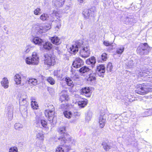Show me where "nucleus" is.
<instances>
[{"label": "nucleus", "mask_w": 152, "mask_h": 152, "mask_svg": "<svg viewBox=\"0 0 152 152\" xmlns=\"http://www.w3.org/2000/svg\"><path fill=\"white\" fill-rule=\"evenodd\" d=\"M90 70V69L88 67L84 66L82 67L80 69L79 72L81 74H84L89 72Z\"/></svg>", "instance_id": "obj_23"}, {"label": "nucleus", "mask_w": 152, "mask_h": 152, "mask_svg": "<svg viewBox=\"0 0 152 152\" xmlns=\"http://www.w3.org/2000/svg\"><path fill=\"white\" fill-rule=\"evenodd\" d=\"M33 42L36 45H41L43 42V40L37 37H34L33 39Z\"/></svg>", "instance_id": "obj_21"}, {"label": "nucleus", "mask_w": 152, "mask_h": 152, "mask_svg": "<svg viewBox=\"0 0 152 152\" xmlns=\"http://www.w3.org/2000/svg\"><path fill=\"white\" fill-rule=\"evenodd\" d=\"M39 19L42 21L47 20L49 18V15L46 13H42L39 17Z\"/></svg>", "instance_id": "obj_27"}, {"label": "nucleus", "mask_w": 152, "mask_h": 152, "mask_svg": "<svg viewBox=\"0 0 152 152\" xmlns=\"http://www.w3.org/2000/svg\"><path fill=\"white\" fill-rule=\"evenodd\" d=\"M53 14L56 16H58L59 15V13L57 11H53Z\"/></svg>", "instance_id": "obj_43"}, {"label": "nucleus", "mask_w": 152, "mask_h": 152, "mask_svg": "<svg viewBox=\"0 0 152 152\" xmlns=\"http://www.w3.org/2000/svg\"><path fill=\"white\" fill-rule=\"evenodd\" d=\"M60 39L57 36H54L50 38L51 42L53 44L57 45H59L60 43Z\"/></svg>", "instance_id": "obj_19"}, {"label": "nucleus", "mask_w": 152, "mask_h": 152, "mask_svg": "<svg viewBox=\"0 0 152 152\" xmlns=\"http://www.w3.org/2000/svg\"><path fill=\"white\" fill-rule=\"evenodd\" d=\"M26 62L27 64L33 65H37L39 63V58L36 52H34L32 54L31 58L27 57L26 59Z\"/></svg>", "instance_id": "obj_5"}, {"label": "nucleus", "mask_w": 152, "mask_h": 152, "mask_svg": "<svg viewBox=\"0 0 152 152\" xmlns=\"http://www.w3.org/2000/svg\"><path fill=\"white\" fill-rule=\"evenodd\" d=\"M59 145L56 149L55 152H68L71 149L69 145Z\"/></svg>", "instance_id": "obj_7"}, {"label": "nucleus", "mask_w": 152, "mask_h": 152, "mask_svg": "<svg viewBox=\"0 0 152 152\" xmlns=\"http://www.w3.org/2000/svg\"><path fill=\"white\" fill-rule=\"evenodd\" d=\"M77 104L80 107H84L87 105V102L86 101L83 100L78 102Z\"/></svg>", "instance_id": "obj_30"}, {"label": "nucleus", "mask_w": 152, "mask_h": 152, "mask_svg": "<svg viewBox=\"0 0 152 152\" xmlns=\"http://www.w3.org/2000/svg\"><path fill=\"white\" fill-rule=\"evenodd\" d=\"M14 80L17 84H20L21 83V77L18 74H16L14 77Z\"/></svg>", "instance_id": "obj_28"}, {"label": "nucleus", "mask_w": 152, "mask_h": 152, "mask_svg": "<svg viewBox=\"0 0 152 152\" xmlns=\"http://www.w3.org/2000/svg\"><path fill=\"white\" fill-rule=\"evenodd\" d=\"M135 93L145 95L152 92V82L150 81L137 84L135 87Z\"/></svg>", "instance_id": "obj_1"}, {"label": "nucleus", "mask_w": 152, "mask_h": 152, "mask_svg": "<svg viewBox=\"0 0 152 152\" xmlns=\"http://www.w3.org/2000/svg\"><path fill=\"white\" fill-rule=\"evenodd\" d=\"M43 57L44 64L48 67L52 66L56 64V58L54 55L45 53Z\"/></svg>", "instance_id": "obj_3"}, {"label": "nucleus", "mask_w": 152, "mask_h": 152, "mask_svg": "<svg viewBox=\"0 0 152 152\" xmlns=\"http://www.w3.org/2000/svg\"><path fill=\"white\" fill-rule=\"evenodd\" d=\"M86 79L88 82L93 83L95 82L96 80V74L94 72L90 73L87 77Z\"/></svg>", "instance_id": "obj_13"}, {"label": "nucleus", "mask_w": 152, "mask_h": 152, "mask_svg": "<svg viewBox=\"0 0 152 152\" xmlns=\"http://www.w3.org/2000/svg\"><path fill=\"white\" fill-rule=\"evenodd\" d=\"M31 105L32 108L34 110H37L39 107L38 104L35 99H32Z\"/></svg>", "instance_id": "obj_24"}, {"label": "nucleus", "mask_w": 152, "mask_h": 152, "mask_svg": "<svg viewBox=\"0 0 152 152\" xmlns=\"http://www.w3.org/2000/svg\"><path fill=\"white\" fill-rule=\"evenodd\" d=\"M63 113L64 116L68 118H70L72 116L71 113L67 111H64L63 112Z\"/></svg>", "instance_id": "obj_33"}, {"label": "nucleus", "mask_w": 152, "mask_h": 152, "mask_svg": "<svg viewBox=\"0 0 152 152\" xmlns=\"http://www.w3.org/2000/svg\"><path fill=\"white\" fill-rule=\"evenodd\" d=\"M103 43L104 45L106 46H113L112 43H110L108 41H104L103 42Z\"/></svg>", "instance_id": "obj_42"}, {"label": "nucleus", "mask_w": 152, "mask_h": 152, "mask_svg": "<svg viewBox=\"0 0 152 152\" xmlns=\"http://www.w3.org/2000/svg\"><path fill=\"white\" fill-rule=\"evenodd\" d=\"M58 1L61 3H64L65 1V0H58Z\"/></svg>", "instance_id": "obj_45"}, {"label": "nucleus", "mask_w": 152, "mask_h": 152, "mask_svg": "<svg viewBox=\"0 0 152 152\" xmlns=\"http://www.w3.org/2000/svg\"><path fill=\"white\" fill-rule=\"evenodd\" d=\"M81 94L87 97H90L91 95L92 91L89 87H86L82 88L81 90Z\"/></svg>", "instance_id": "obj_11"}, {"label": "nucleus", "mask_w": 152, "mask_h": 152, "mask_svg": "<svg viewBox=\"0 0 152 152\" xmlns=\"http://www.w3.org/2000/svg\"><path fill=\"white\" fill-rule=\"evenodd\" d=\"M18 124H15V129H17L18 128H19V127H17V125H18Z\"/></svg>", "instance_id": "obj_46"}, {"label": "nucleus", "mask_w": 152, "mask_h": 152, "mask_svg": "<svg viewBox=\"0 0 152 152\" xmlns=\"http://www.w3.org/2000/svg\"><path fill=\"white\" fill-rule=\"evenodd\" d=\"M50 28V26L49 23H45L41 26H40L39 31L40 33H45Z\"/></svg>", "instance_id": "obj_12"}, {"label": "nucleus", "mask_w": 152, "mask_h": 152, "mask_svg": "<svg viewBox=\"0 0 152 152\" xmlns=\"http://www.w3.org/2000/svg\"><path fill=\"white\" fill-rule=\"evenodd\" d=\"M69 49V52L71 53L75 54L78 51V46L76 44H73L70 47Z\"/></svg>", "instance_id": "obj_15"}, {"label": "nucleus", "mask_w": 152, "mask_h": 152, "mask_svg": "<svg viewBox=\"0 0 152 152\" xmlns=\"http://www.w3.org/2000/svg\"><path fill=\"white\" fill-rule=\"evenodd\" d=\"M9 152H18V148L15 146L12 147L9 149Z\"/></svg>", "instance_id": "obj_36"}, {"label": "nucleus", "mask_w": 152, "mask_h": 152, "mask_svg": "<svg viewBox=\"0 0 152 152\" xmlns=\"http://www.w3.org/2000/svg\"><path fill=\"white\" fill-rule=\"evenodd\" d=\"M27 100L26 98L23 99L20 101V104L21 105H24L27 103Z\"/></svg>", "instance_id": "obj_37"}, {"label": "nucleus", "mask_w": 152, "mask_h": 152, "mask_svg": "<svg viewBox=\"0 0 152 152\" xmlns=\"http://www.w3.org/2000/svg\"><path fill=\"white\" fill-rule=\"evenodd\" d=\"M36 138L40 142H42V143L44 139V134L41 133H38L36 135Z\"/></svg>", "instance_id": "obj_26"}, {"label": "nucleus", "mask_w": 152, "mask_h": 152, "mask_svg": "<svg viewBox=\"0 0 152 152\" xmlns=\"http://www.w3.org/2000/svg\"><path fill=\"white\" fill-rule=\"evenodd\" d=\"M86 63L88 65H94L96 63L95 58L94 56L87 59L86 61Z\"/></svg>", "instance_id": "obj_17"}, {"label": "nucleus", "mask_w": 152, "mask_h": 152, "mask_svg": "<svg viewBox=\"0 0 152 152\" xmlns=\"http://www.w3.org/2000/svg\"><path fill=\"white\" fill-rule=\"evenodd\" d=\"M41 123L42 126L44 128H47V122L45 120H42L41 121Z\"/></svg>", "instance_id": "obj_40"}, {"label": "nucleus", "mask_w": 152, "mask_h": 152, "mask_svg": "<svg viewBox=\"0 0 152 152\" xmlns=\"http://www.w3.org/2000/svg\"><path fill=\"white\" fill-rule=\"evenodd\" d=\"M58 132L61 134L58 138V140L60 141L61 144L65 143L67 142L71 141V139L70 135L66 132V127L62 126L58 128Z\"/></svg>", "instance_id": "obj_2"}, {"label": "nucleus", "mask_w": 152, "mask_h": 152, "mask_svg": "<svg viewBox=\"0 0 152 152\" xmlns=\"http://www.w3.org/2000/svg\"><path fill=\"white\" fill-rule=\"evenodd\" d=\"M1 85L5 88L8 87V80L6 77H4L3 78L1 82Z\"/></svg>", "instance_id": "obj_20"}, {"label": "nucleus", "mask_w": 152, "mask_h": 152, "mask_svg": "<svg viewBox=\"0 0 152 152\" xmlns=\"http://www.w3.org/2000/svg\"><path fill=\"white\" fill-rule=\"evenodd\" d=\"M53 75L57 77H59L60 76V71L59 70H56L54 71L53 72Z\"/></svg>", "instance_id": "obj_41"}, {"label": "nucleus", "mask_w": 152, "mask_h": 152, "mask_svg": "<svg viewBox=\"0 0 152 152\" xmlns=\"http://www.w3.org/2000/svg\"><path fill=\"white\" fill-rule=\"evenodd\" d=\"M101 58L102 60L106 61L107 58V54L105 53H103L101 56Z\"/></svg>", "instance_id": "obj_39"}, {"label": "nucleus", "mask_w": 152, "mask_h": 152, "mask_svg": "<svg viewBox=\"0 0 152 152\" xmlns=\"http://www.w3.org/2000/svg\"><path fill=\"white\" fill-rule=\"evenodd\" d=\"M46 80L51 85H53L55 83V81L51 77L47 78Z\"/></svg>", "instance_id": "obj_32"}, {"label": "nucleus", "mask_w": 152, "mask_h": 152, "mask_svg": "<svg viewBox=\"0 0 152 152\" xmlns=\"http://www.w3.org/2000/svg\"><path fill=\"white\" fill-rule=\"evenodd\" d=\"M65 80L67 85L71 87H73L74 86V83L72 80L69 77H66Z\"/></svg>", "instance_id": "obj_25"}, {"label": "nucleus", "mask_w": 152, "mask_h": 152, "mask_svg": "<svg viewBox=\"0 0 152 152\" xmlns=\"http://www.w3.org/2000/svg\"><path fill=\"white\" fill-rule=\"evenodd\" d=\"M150 47L147 43H141L140 44L136 50L137 54H141L143 51L146 50Z\"/></svg>", "instance_id": "obj_9"}, {"label": "nucleus", "mask_w": 152, "mask_h": 152, "mask_svg": "<svg viewBox=\"0 0 152 152\" xmlns=\"http://www.w3.org/2000/svg\"><path fill=\"white\" fill-rule=\"evenodd\" d=\"M70 100L69 96L68 95L67 91L63 90L59 95V101L62 102H68Z\"/></svg>", "instance_id": "obj_6"}, {"label": "nucleus", "mask_w": 152, "mask_h": 152, "mask_svg": "<svg viewBox=\"0 0 152 152\" xmlns=\"http://www.w3.org/2000/svg\"><path fill=\"white\" fill-rule=\"evenodd\" d=\"M96 71L100 76L103 75L105 72V67L102 65H100L97 66Z\"/></svg>", "instance_id": "obj_14"}, {"label": "nucleus", "mask_w": 152, "mask_h": 152, "mask_svg": "<svg viewBox=\"0 0 152 152\" xmlns=\"http://www.w3.org/2000/svg\"><path fill=\"white\" fill-rule=\"evenodd\" d=\"M102 145L104 149L106 151L109 150L111 148V146L105 142H103Z\"/></svg>", "instance_id": "obj_29"}, {"label": "nucleus", "mask_w": 152, "mask_h": 152, "mask_svg": "<svg viewBox=\"0 0 152 152\" xmlns=\"http://www.w3.org/2000/svg\"><path fill=\"white\" fill-rule=\"evenodd\" d=\"M94 12V11L91 8H90V9H89L88 10V11L87 13H86L87 12H86L84 11L83 12V14H84V16H85L86 17H87V16L89 17L90 15L91 14H92V12Z\"/></svg>", "instance_id": "obj_31"}, {"label": "nucleus", "mask_w": 152, "mask_h": 152, "mask_svg": "<svg viewBox=\"0 0 152 152\" xmlns=\"http://www.w3.org/2000/svg\"><path fill=\"white\" fill-rule=\"evenodd\" d=\"M28 83L32 86H36L38 84L37 80L34 78H29L28 80Z\"/></svg>", "instance_id": "obj_22"}, {"label": "nucleus", "mask_w": 152, "mask_h": 152, "mask_svg": "<svg viewBox=\"0 0 152 152\" xmlns=\"http://www.w3.org/2000/svg\"><path fill=\"white\" fill-rule=\"evenodd\" d=\"M124 48L123 46L118 48L116 51V53L118 54H121L124 51Z\"/></svg>", "instance_id": "obj_35"}, {"label": "nucleus", "mask_w": 152, "mask_h": 152, "mask_svg": "<svg viewBox=\"0 0 152 152\" xmlns=\"http://www.w3.org/2000/svg\"><path fill=\"white\" fill-rule=\"evenodd\" d=\"M113 69L112 64L111 63L109 62L107 65L106 69L108 72H111Z\"/></svg>", "instance_id": "obj_34"}, {"label": "nucleus", "mask_w": 152, "mask_h": 152, "mask_svg": "<svg viewBox=\"0 0 152 152\" xmlns=\"http://www.w3.org/2000/svg\"><path fill=\"white\" fill-rule=\"evenodd\" d=\"M41 10L39 8H37L34 11V14L36 15H38L41 13Z\"/></svg>", "instance_id": "obj_38"}, {"label": "nucleus", "mask_w": 152, "mask_h": 152, "mask_svg": "<svg viewBox=\"0 0 152 152\" xmlns=\"http://www.w3.org/2000/svg\"><path fill=\"white\" fill-rule=\"evenodd\" d=\"M79 54L82 58H85L89 57L90 54V51L89 47H83L80 50Z\"/></svg>", "instance_id": "obj_8"}, {"label": "nucleus", "mask_w": 152, "mask_h": 152, "mask_svg": "<svg viewBox=\"0 0 152 152\" xmlns=\"http://www.w3.org/2000/svg\"><path fill=\"white\" fill-rule=\"evenodd\" d=\"M84 64V61L80 57H77L74 61L72 65L74 67L77 68L83 65Z\"/></svg>", "instance_id": "obj_10"}, {"label": "nucleus", "mask_w": 152, "mask_h": 152, "mask_svg": "<svg viewBox=\"0 0 152 152\" xmlns=\"http://www.w3.org/2000/svg\"><path fill=\"white\" fill-rule=\"evenodd\" d=\"M77 1L80 3H83V0H77Z\"/></svg>", "instance_id": "obj_44"}, {"label": "nucleus", "mask_w": 152, "mask_h": 152, "mask_svg": "<svg viewBox=\"0 0 152 152\" xmlns=\"http://www.w3.org/2000/svg\"><path fill=\"white\" fill-rule=\"evenodd\" d=\"M106 123V120L104 119L103 116H100L99 119V127L102 128L104 127Z\"/></svg>", "instance_id": "obj_18"}, {"label": "nucleus", "mask_w": 152, "mask_h": 152, "mask_svg": "<svg viewBox=\"0 0 152 152\" xmlns=\"http://www.w3.org/2000/svg\"><path fill=\"white\" fill-rule=\"evenodd\" d=\"M48 107V108L45 110L44 114L46 117L50 121L53 120L55 117V109L53 105L52 104H49Z\"/></svg>", "instance_id": "obj_4"}, {"label": "nucleus", "mask_w": 152, "mask_h": 152, "mask_svg": "<svg viewBox=\"0 0 152 152\" xmlns=\"http://www.w3.org/2000/svg\"><path fill=\"white\" fill-rule=\"evenodd\" d=\"M43 48L45 50L49 51L53 48V45L50 42H46L43 44Z\"/></svg>", "instance_id": "obj_16"}]
</instances>
